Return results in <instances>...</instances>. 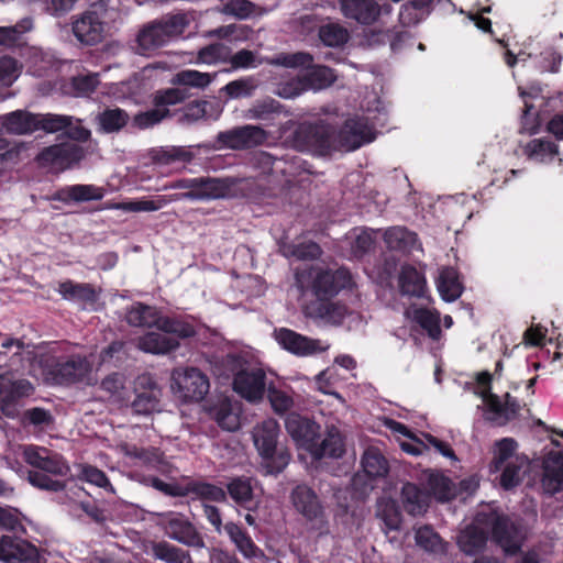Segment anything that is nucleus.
I'll use <instances>...</instances> for the list:
<instances>
[{"label": "nucleus", "instance_id": "19", "mask_svg": "<svg viewBox=\"0 0 563 563\" xmlns=\"http://www.w3.org/2000/svg\"><path fill=\"white\" fill-rule=\"evenodd\" d=\"M303 312L306 317L331 325H340L345 318L358 319V314L349 312L344 305L330 301L329 299L314 300L308 303Z\"/></svg>", "mask_w": 563, "mask_h": 563}, {"label": "nucleus", "instance_id": "25", "mask_svg": "<svg viewBox=\"0 0 563 563\" xmlns=\"http://www.w3.org/2000/svg\"><path fill=\"white\" fill-rule=\"evenodd\" d=\"M235 549L247 560L256 559L263 555L262 550L255 544L247 531L239 523L228 521L224 523L223 531Z\"/></svg>", "mask_w": 563, "mask_h": 563}, {"label": "nucleus", "instance_id": "8", "mask_svg": "<svg viewBox=\"0 0 563 563\" xmlns=\"http://www.w3.org/2000/svg\"><path fill=\"white\" fill-rule=\"evenodd\" d=\"M173 393L183 401H200L208 394V377L196 367L176 368L172 373Z\"/></svg>", "mask_w": 563, "mask_h": 563}, {"label": "nucleus", "instance_id": "41", "mask_svg": "<svg viewBox=\"0 0 563 563\" xmlns=\"http://www.w3.org/2000/svg\"><path fill=\"white\" fill-rule=\"evenodd\" d=\"M523 153L530 161L540 164L551 163L559 154L558 145L545 139H534L527 143Z\"/></svg>", "mask_w": 563, "mask_h": 563}, {"label": "nucleus", "instance_id": "10", "mask_svg": "<svg viewBox=\"0 0 563 563\" xmlns=\"http://www.w3.org/2000/svg\"><path fill=\"white\" fill-rule=\"evenodd\" d=\"M106 9L102 4H92L87 11L74 16L71 30L84 45H96L104 37Z\"/></svg>", "mask_w": 563, "mask_h": 563}, {"label": "nucleus", "instance_id": "40", "mask_svg": "<svg viewBox=\"0 0 563 563\" xmlns=\"http://www.w3.org/2000/svg\"><path fill=\"white\" fill-rule=\"evenodd\" d=\"M433 0H410L399 11V22L404 26H413L424 20L431 12Z\"/></svg>", "mask_w": 563, "mask_h": 563}, {"label": "nucleus", "instance_id": "42", "mask_svg": "<svg viewBox=\"0 0 563 563\" xmlns=\"http://www.w3.org/2000/svg\"><path fill=\"white\" fill-rule=\"evenodd\" d=\"M152 556L164 563H194L188 551L167 541L155 542L152 545Z\"/></svg>", "mask_w": 563, "mask_h": 563}, {"label": "nucleus", "instance_id": "24", "mask_svg": "<svg viewBox=\"0 0 563 563\" xmlns=\"http://www.w3.org/2000/svg\"><path fill=\"white\" fill-rule=\"evenodd\" d=\"M541 483L544 493L549 495L563 489V454L560 451H551L545 455Z\"/></svg>", "mask_w": 563, "mask_h": 563}, {"label": "nucleus", "instance_id": "51", "mask_svg": "<svg viewBox=\"0 0 563 563\" xmlns=\"http://www.w3.org/2000/svg\"><path fill=\"white\" fill-rule=\"evenodd\" d=\"M527 470L528 461L526 459H512L509 464H506L500 470L501 487L510 489L519 485Z\"/></svg>", "mask_w": 563, "mask_h": 563}, {"label": "nucleus", "instance_id": "18", "mask_svg": "<svg viewBox=\"0 0 563 563\" xmlns=\"http://www.w3.org/2000/svg\"><path fill=\"white\" fill-rule=\"evenodd\" d=\"M342 14L360 24H372L382 14H389L391 5H379L376 0H339Z\"/></svg>", "mask_w": 563, "mask_h": 563}, {"label": "nucleus", "instance_id": "56", "mask_svg": "<svg viewBox=\"0 0 563 563\" xmlns=\"http://www.w3.org/2000/svg\"><path fill=\"white\" fill-rule=\"evenodd\" d=\"M257 87L258 80L254 76H246L228 82L222 91L231 99H240L253 96Z\"/></svg>", "mask_w": 563, "mask_h": 563}, {"label": "nucleus", "instance_id": "61", "mask_svg": "<svg viewBox=\"0 0 563 563\" xmlns=\"http://www.w3.org/2000/svg\"><path fill=\"white\" fill-rule=\"evenodd\" d=\"M98 123L107 133L117 132L122 129L129 120V115L121 109H107L98 115Z\"/></svg>", "mask_w": 563, "mask_h": 563}, {"label": "nucleus", "instance_id": "53", "mask_svg": "<svg viewBox=\"0 0 563 563\" xmlns=\"http://www.w3.org/2000/svg\"><path fill=\"white\" fill-rule=\"evenodd\" d=\"M186 495L189 493L195 494L203 500H210L216 503L227 501V492L213 484L206 482H190L185 487Z\"/></svg>", "mask_w": 563, "mask_h": 563}, {"label": "nucleus", "instance_id": "39", "mask_svg": "<svg viewBox=\"0 0 563 563\" xmlns=\"http://www.w3.org/2000/svg\"><path fill=\"white\" fill-rule=\"evenodd\" d=\"M125 318L130 325L158 329L162 316L155 307L135 302L128 309Z\"/></svg>", "mask_w": 563, "mask_h": 563}, {"label": "nucleus", "instance_id": "47", "mask_svg": "<svg viewBox=\"0 0 563 563\" xmlns=\"http://www.w3.org/2000/svg\"><path fill=\"white\" fill-rule=\"evenodd\" d=\"M362 466L369 477H384L387 475L388 462L377 448H367L362 456Z\"/></svg>", "mask_w": 563, "mask_h": 563}, {"label": "nucleus", "instance_id": "14", "mask_svg": "<svg viewBox=\"0 0 563 563\" xmlns=\"http://www.w3.org/2000/svg\"><path fill=\"white\" fill-rule=\"evenodd\" d=\"M274 338L284 350L297 356H311L330 347L324 341L308 338L287 328L276 329Z\"/></svg>", "mask_w": 563, "mask_h": 563}, {"label": "nucleus", "instance_id": "26", "mask_svg": "<svg viewBox=\"0 0 563 563\" xmlns=\"http://www.w3.org/2000/svg\"><path fill=\"white\" fill-rule=\"evenodd\" d=\"M227 492L240 507L247 511H255L257 509L258 501L254 498L252 478L244 476L232 478L227 484Z\"/></svg>", "mask_w": 563, "mask_h": 563}, {"label": "nucleus", "instance_id": "9", "mask_svg": "<svg viewBox=\"0 0 563 563\" xmlns=\"http://www.w3.org/2000/svg\"><path fill=\"white\" fill-rule=\"evenodd\" d=\"M48 379L58 385L93 383L91 363L87 357L73 355L66 360L56 361L49 365Z\"/></svg>", "mask_w": 563, "mask_h": 563}, {"label": "nucleus", "instance_id": "21", "mask_svg": "<svg viewBox=\"0 0 563 563\" xmlns=\"http://www.w3.org/2000/svg\"><path fill=\"white\" fill-rule=\"evenodd\" d=\"M266 374L262 368H243L233 379V389L249 401L261 400L266 388Z\"/></svg>", "mask_w": 563, "mask_h": 563}, {"label": "nucleus", "instance_id": "63", "mask_svg": "<svg viewBox=\"0 0 563 563\" xmlns=\"http://www.w3.org/2000/svg\"><path fill=\"white\" fill-rule=\"evenodd\" d=\"M198 62L208 65L228 63L230 58V47L222 43H214L199 49Z\"/></svg>", "mask_w": 563, "mask_h": 563}, {"label": "nucleus", "instance_id": "15", "mask_svg": "<svg viewBox=\"0 0 563 563\" xmlns=\"http://www.w3.org/2000/svg\"><path fill=\"white\" fill-rule=\"evenodd\" d=\"M21 537L22 534L1 536L0 560L5 563H42L38 549Z\"/></svg>", "mask_w": 563, "mask_h": 563}, {"label": "nucleus", "instance_id": "3", "mask_svg": "<svg viewBox=\"0 0 563 563\" xmlns=\"http://www.w3.org/2000/svg\"><path fill=\"white\" fill-rule=\"evenodd\" d=\"M24 462L32 468L27 471L29 483L40 489L60 492L65 488L60 477L70 472L64 456L45 446L25 444L20 446Z\"/></svg>", "mask_w": 563, "mask_h": 563}, {"label": "nucleus", "instance_id": "64", "mask_svg": "<svg viewBox=\"0 0 563 563\" xmlns=\"http://www.w3.org/2000/svg\"><path fill=\"white\" fill-rule=\"evenodd\" d=\"M158 330L167 333V335L174 334L179 339L191 338L196 334L194 325L185 322L180 319L162 317L158 323Z\"/></svg>", "mask_w": 563, "mask_h": 563}, {"label": "nucleus", "instance_id": "43", "mask_svg": "<svg viewBox=\"0 0 563 563\" xmlns=\"http://www.w3.org/2000/svg\"><path fill=\"white\" fill-rule=\"evenodd\" d=\"M33 29V20L29 16L21 19L16 24L0 26V46L12 48L21 45L23 35Z\"/></svg>", "mask_w": 563, "mask_h": 563}, {"label": "nucleus", "instance_id": "45", "mask_svg": "<svg viewBox=\"0 0 563 563\" xmlns=\"http://www.w3.org/2000/svg\"><path fill=\"white\" fill-rule=\"evenodd\" d=\"M212 415L223 430L235 431L240 428L239 407L229 400H223L214 406Z\"/></svg>", "mask_w": 563, "mask_h": 563}, {"label": "nucleus", "instance_id": "37", "mask_svg": "<svg viewBox=\"0 0 563 563\" xmlns=\"http://www.w3.org/2000/svg\"><path fill=\"white\" fill-rule=\"evenodd\" d=\"M398 285L404 296L422 297L426 291L424 276L410 265L401 267L398 276Z\"/></svg>", "mask_w": 563, "mask_h": 563}, {"label": "nucleus", "instance_id": "36", "mask_svg": "<svg viewBox=\"0 0 563 563\" xmlns=\"http://www.w3.org/2000/svg\"><path fill=\"white\" fill-rule=\"evenodd\" d=\"M106 195L102 187L95 185H71L62 188L57 198L63 201L87 202L101 200Z\"/></svg>", "mask_w": 563, "mask_h": 563}, {"label": "nucleus", "instance_id": "5", "mask_svg": "<svg viewBox=\"0 0 563 563\" xmlns=\"http://www.w3.org/2000/svg\"><path fill=\"white\" fill-rule=\"evenodd\" d=\"M189 20L184 13H176L153 21L143 26L135 38L134 51L150 56L172 40L183 35Z\"/></svg>", "mask_w": 563, "mask_h": 563}, {"label": "nucleus", "instance_id": "27", "mask_svg": "<svg viewBox=\"0 0 563 563\" xmlns=\"http://www.w3.org/2000/svg\"><path fill=\"white\" fill-rule=\"evenodd\" d=\"M345 452L344 440L335 427L328 429L325 437L319 442L316 440L311 448V455L316 459H340Z\"/></svg>", "mask_w": 563, "mask_h": 563}, {"label": "nucleus", "instance_id": "46", "mask_svg": "<svg viewBox=\"0 0 563 563\" xmlns=\"http://www.w3.org/2000/svg\"><path fill=\"white\" fill-rule=\"evenodd\" d=\"M25 343L12 336H3L0 342V366L8 365L11 369L19 371L16 363L21 361Z\"/></svg>", "mask_w": 563, "mask_h": 563}, {"label": "nucleus", "instance_id": "12", "mask_svg": "<svg viewBox=\"0 0 563 563\" xmlns=\"http://www.w3.org/2000/svg\"><path fill=\"white\" fill-rule=\"evenodd\" d=\"M158 525L165 534L186 547L202 548L203 540L194 525L181 514L168 511L157 514Z\"/></svg>", "mask_w": 563, "mask_h": 563}, {"label": "nucleus", "instance_id": "1", "mask_svg": "<svg viewBox=\"0 0 563 563\" xmlns=\"http://www.w3.org/2000/svg\"><path fill=\"white\" fill-rule=\"evenodd\" d=\"M488 536H492L507 554L517 553L525 539L520 526L488 508L478 511L473 522L460 532L457 544L465 554L474 555L484 549Z\"/></svg>", "mask_w": 563, "mask_h": 563}, {"label": "nucleus", "instance_id": "16", "mask_svg": "<svg viewBox=\"0 0 563 563\" xmlns=\"http://www.w3.org/2000/svg\"><path fill=\"white\" fill-rule=\"evenodd\" d=\"M232 185L228 178L198 177V187L196 191H186L173 194L175 201H208L222 199L231 196Z\"/></svg>", "mask_w": 563, "mask_h": 563}, {"label": "nucleus", "instance_id": "29", "mask_svg": "<svg viewBox=\"0 0 563 563\" xmlns=\"http://www.w3.org/2000/svg\"><path fill=\"white\" fill-rule=\"evenodd\" d=\"M58 294L66 300L91 306L98 300V291L91 284L66 280L58 285Z\"/></svg>", "mask_w": 563, "mask_h": 563}, {"label": "nucleus", "instance_id": "48", "mask_svg": "<svg viewBox=\"0 0 563 563\" xmlns=\"http://www.w3.org/2000/svg\"><path fill=\"white\" fill-rule=\"evenodd\" d=\"M216 74L201 73L195 69H184L175 74L172 82L184 88L205 89L214 79Z\"/></svg>", "mask_w": 563, "mask_h": 563}, {"label": "nucleus", "instance_id": "33", "mask_svg": "<svg viewBox=\"0 0 563 563\" xmlns=\"http://www.w3.org/2000/svg\"><path fill=\"white\" fill-rule=\"evenodd\" d=\"M150 155L152 163L158 167L186 164L194 159V153L185 146H162L152 150Z\"/></svg>", "mask_w": 563, "mask_h": 563}, {"label": "nucleus", "instance_id": "23", "mask_svg": "<svg viewBox=\"0 0 563 563\" xmlns=\"http://www.w3.org/2000/svg\"><path fill=\"white\" fill-rule=\"evenodd\" d=\"M285 424L290 437L310 452L316 440L319 439L320 426L297 415L288 416Z\"/></svg>", "mask_w": 563, "mask_h": 563}, {"label": "nucleus", "instance_id": "31", "mask_svg": "<svg viewBox=\"0 0 563 563\" xmlns=\"http://www.w3.org/2000/svg\"><path fill=\"white\" fill-rule=\"evenodd\" d=\"M36 113L15 110L2 117V125L7 132L23 135L36 131Z\"/></svg>", "mask_w": 563, "mask_h": 563}, {"label": "nucleus", "instance_id": "50", "mask_svg": "<svg viewBox=\"0 0 563 563\" xmlns=\"http://www.w3.org/2000/svg\"><path fill=\"white\" fill-rule=\"evenodd\" d=\"M517 446L518 444L512 438H504L497 441L495 444L494 460L490 465L492 471H500L503 466L509 464L512 459H523L516 454Z\"/></svg>", "mask_w": 563, "mask_h": 563}, {"label": "nucleus", "instance_id": "22", "mask_svg": "<svg viewBox=\"0 0 563 563\" xmlns=\"http://www.w3.org/2000/svg\"><path fill=\"white\" fill-rule=\"evenodd\" d=\"M291 500L297 511L307 520L316 523L323 522V508L317 494L309 486L298 485L291 493Z\"/></svg>", "mask_w": 563, "mask_h": 563}, {"label": "nucleus", "instance_id": "38", "mask_svg": "<svg viewBox=\"0 0 563 563\" xmlns=\"http://www.w3.org/2000/svg\"><path fill=\"white\" fill-rule=\"evenodd\" d=\"M33 391L26 379H13L10 375H0V402L11 404Z\"/></svg>", "mask_w": 563, "mask_h": 563}, {"label": "nucleus", "instance_id": "28", "mask_svg": "<svg viewBox=\"0 0 563 563\" xmlns=\"http://www.w3.org/2000/svg\"><path fill=\"white\" fill-rule=\"evenodd\" d=\"M179 346L176 338L167 335L165 332H147L137 339V347L150 354L164 355L175 351Z\"/></svg>", "mask_w": 563, "mask_h": 563}, {"label": "nucleus", "instance_id": "13", "mask_svg": "<svg viewBox=\"0 0 563 563\" xmlns=\"http://www.w3.org/2000/svg\"><path fill=\"white\" fill-rule=\"evenodd\" d=\"M36 131L57 133L65 131L66 135L75 141H87L90 131L82 126L81 120L71 115L58 113H36Z\"/></svg>", "mask_w": 563, "mask_h": 563}, {"label": "nucleus", "instance_id": "49", "mask_svg": "<svg viewBox=\"0 0 563 563\" xmlns=\"http://www.w3.org/2000/svg\"><path fill=\"white\" fill-rule=\"evenodd\" d=\"M161 390L153 384L142 393H139L131 404V410L135 415H150L158 409Z\"/></svg>", "mask_w": 563, "mask_h": 563}, {"label": "nucleus", "instance_id": "2", "mask_svg": "<svg viewBox=\"0 0 563 563\" xmlns=\"http://www.w3.org/2000/svg\"><path fill=\"white\" fill-rule=\"evenodd\" d=\"M377 114L368 111L366 114L349 118L340 130L331 124L320 121L308 128L309 142L321 152L354 151L376 137L377 126H384L385 118L379 108Z\"/></svg>", "mask_w": 563, "mask_h": 563}, {"label": "nucleus", "instance_id": "57", "mask_svg": "<svg viewBox=\"0 0 563 563\" xmlns=\"http://www.w3.org/2000/svg\"><path fill=\"white\" fill-rule=\"evenodd\" d=\"M280 252L285 257L296 260H314L320 256L321 249L314 242L289 243L280 246Z\"/></svg>", "mask_w": 563, "mask_h": 563}, {"label": "nucleus", "instance_id": "17", "mask_svg": "<svg viewBox=\"0 0 563 563\" xmlns=\"http://www.w3.org/2000/svg\"><path fill=\"white\" fill-rule=\"evenodd\" d=\"M267 139V133L256 125H243L220 132L217 136L222 147L245 150L261 145Z\"/></svg>", "mask_w": 563, "mask_h": 563}, {"label": "nucleus", "instance_id": "11", "mask_svg": "<svg viewBox=\"0 0 563 563\" xmlns=\"http://www.w3.org/2000/svg\"><path fill=\"white\" fill-rule=\"evenodd\" d=\"M85 157L84 148L76 143H59L44 147L36 156L38 166L60 173L78 164Z\"/></svg>", "mask_w": 563, "mask_h": 563}, {"label": "nucleus", "instance_id": "55", "mask_svg": "<svg viewBox=\"0 0 563 563\" xmlns=\"http://www.w3.org/2000/svg\"><path fill=\"white\" fill-rule=\"evenodd\" d=\"M336 76L333 69L327 66H313L308 68V74L305 76L307 88L312 90H321L329 87Z\"/></svg>", "mask_w": 563, "mask_h": 563}, {"label": "nucleus", "instance_id": "20", "mask_svg": "<svg viewBox=\"0 0 563 563\" xmlns=\"http://www.w3.org/2000/svg\"><path fill=\"white\" fill-rule=\"evenodd\" d=\"M150 88L145 71H142L134 74L128 80L102 85L101 92L114 100L131 99L134 102H140Z\"/></svg>", "mask_w": 563, "mask_h": 563}, {"label": "nucleus", "instance_id": "34", "mask_svg": "<svg viewBox=\"0 0 563 563\" xmlns=\"http://www.w3.org/2000/svg\"><path fill=\"white\" fill-rule=\"evenodd\" d=\"M401 500L406 511L411 516L424 514L429 506V493L412 483H406L401 489Z\"/></svg>", "mask_w": 563, "mask_h": 563}, {"label": "nucleus", "instance_id": "54", "mask_svg": "<svg viewBox=\"0 0 563 563\" xmlns=\"http://www.w3.org/2000/svg\"><path fill=\"white\" fill-rule=\"evenodd\" d=\"M412 319L424 329L429 336L438 339L441 334L439 313L426 308H415L408 311Z\"/></svg>", "mask_w": 563, "mask_h": 563}, {"label": "nucleus", "instance_id": "32", "mask_svg": "<svg viewBox=\"0 0 563 563\" xmlns=\"http://www.w3.org/2000/svg\"><path fill=\"white\" fill-rule=\"evenodd\" d=\"M384 240L388 249L401 252L420 250L417 234L404 227H393L385 231Z\"/></svg>", "mask_w": 563, "mask_h": 563}, {"label": "nucleus", "instance_id": "60", "mask_svg": "<svg viewBox=\"0 0 563 563\" xmlns=\"http://www.w3.org/2000/svg\"><path fill=\"white\" fill-rule=\"evenodd\" d=\"M415 540L418 547L432 553L444 552V543L440 536L429 526L420 527L415 532Z\"/></svg>", "mask_w": 563, "mask_h": 563}, {"label": "nucleus", "instance_id": "6", "mask_svg": "<svg viewBox=\"0 0 563 563\" xmlns=\"http://www.w3.org/2000/svg\"><path fill=\"white\" fill-rule=\"evenodd\" d=\"M279 434V424L272 418L257 423L252 432L255 448L264 460L272 463L274 472L284 470L290 460L288 450L278 446Z\"/></svg>", "mask_w": 563, "mask_h": 563}, {"label": "nucleus", "instance_id": "30", "mask_svg": "<svg viewBox=\"0 0 563 563\" xmlns=\"http://www.w3.org/2000/svg\"><path fill=\"white\" fill-rule=\"evenodd\" d=\"M170 202H175L173 195H159L152 199L142 198L139 200L114 202L110 205L109 208L125 212H153L164 208Z\"/></svg>", "mask_w": 563, "mask_h": 563}, {"label": "nucleus", "instance_id": "35", "mask_svg": "<svg viewBox=\"0 0 563 563\" xmlns=\"http://www.w3.org/2000/svg\"><path fill=\"white\" fill-rule=\"evenodd\" d=\"M437 289L441 298L446 302L455 301L463 292V286L459 274L453 267H443L437 278Z\"/></svg>", "mask_w": 563, "mask_h": 563}, {"label": "nucleus", "instance_id": "62", "mask_svg": "<svg viewBox=\"0 0 563 563\" xmlns=\"http://www.w3.org/2000/svg\"><path fill=\"white\" fill-rule=\"evenodd\" d=\"M282 111V104L274 99L256 101L247 110L246 117L253 120L268 121Z\"/></svg>", "mask_w": 563, "mask_h": 563}, {"label": "nucleus", "instance_id": "44", "mask_svg": "<svg viewBox=\"0 0 563 563\" xmlns=\"http://www.w3.org/2000/svg\"><path fill=\"white\" fill-rule=\"evenodd\" d=\"M408 37V33L396 30H369L364 33V42L367 46H378L390 44L391 51L396 52L400 48V42Z\"/></svg>", "mask_w": 563, "mask_h": 563}, {"label": "nucleus", "instance_id": "52", "mask_svg": "<svg viewBox=\"0 0 563 563\" xmlns=\"http://www.w3.org/2000/svg\"><path fill=\"white\" fill-rule=\"evenodd\" d=\"M318 34L320 41L329 47H341L350 38L349 31L343 25L334 22L321 25Z\"/></svg>", "mask_w": 563, "mask_h": 563}, {"label": "nucleus", "instance_id": "4", "mask_svg": "<svg viewBox=\"0 0 563 563\" xmlns=\"http://www.w3.org/2000/svg\"><path fill=\"white\" fill-rule=\"evenodd\" d=\"M295 284L302 295L311 292L317 299H330L351 284V274L345 268L335 271L319 265H305L295 273Z\"/></svg>", "mask_w": 563, "mask_h": 563}, {"label": "nucleus", "instance_id": "59", "mask_svg": "<svg viewBox=\"0 0 563 563\" xmlns=\"http://www.w3.org/2000/svg\"><path fill=\"white\" fill-rule=\"evenodd\" d=\"M55 65L53 55L38 47L29 49V68L37 77L44 76Z\"/></svg>", "mask_w": 563, "mask_h": 563}, {"label": "nucleus", "instance_id": "58", "mask_svg": "<svg viewBox=\"0 0 563 563\" xmlns=\"http://www.w3.org/2000/svg\"><path fill=\"white\" fill-rule=\"evenodd\" d=\"M271 65L283 66L287 68L308 69L313 64V57L309 53H280L272 59H267Z\"/></svg>", "mask_w": 563, "mask_h": 563}, {"label": "nucleus", "instance_id": "7", "mask_svg": "<svg viewBox=\"0 0 563 563\" xmlns=\"http://www.w3.org/2000/svg\"><path fill=\"white\" fill-rule=\"evenodd\" d=\"M490 380L492 375L488 372L478 374L475 394L483 399L485 418L503 426L516 417L520 406L509 394H506V402L503 404L499 397L490 391Z\"/></svg>", "mask_w": 563, "mask_h": 563}]
</instances>
